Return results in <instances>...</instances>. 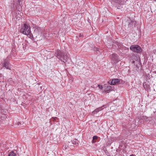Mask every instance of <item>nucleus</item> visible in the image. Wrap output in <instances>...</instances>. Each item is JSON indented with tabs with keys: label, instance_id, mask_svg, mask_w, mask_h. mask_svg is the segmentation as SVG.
Listing matches in <instances>:
<instances>
[{
	"label": "nucleus",
	"instance_id": "17",
	"mask_svg": "<svg viewBox=\"0 0 156 156\" xmlns=\"http://www.w3.org/2000/svg\"><path fill=\"white\" fill-rule=\"evenodd\" d=\"M63 148H65V149H66L67 147H66V145H64L63 146Z\"/></svg>",
	"mask_w": 156,
	"mask_h": 156
},
{
	"label": "nucleus",
	"instance_id": "16",
	"mask_svg": "<svg viewBox=\"0 0 156 156\" xmlns=\"http://www.w3.org/2000/svg\"><path fill=\"white\" fill-rule=\"evenodd\" d=\"M1 78H2V74H0V81L1 82L2 81L3 82Z\"/></svg>",
	"mask_w": 156,
	"mask_h": 156
},
{
	"label": "nucleus",
	"instance_id": "2",
	"mask_svg": "<svg viewBox=\"0 0 156 156\" xmlns=\"http://www.w3.org/2000/svg\"><path fill=\"white\" fill-rule=\"evenodd\" d=\"M20 32L24 35H30L31 33V30L29 25L26 22L24 23L23 26L20 29Z\"/></svg>",
	"mask_w": 156,
	"mask_h": 156
},
{
	"label": "nucleus",
	"instance_id": "14",
	"mask_svg": "<svg viewBox=\"0 0 156 156\" xmlns=\"http://www.w3.org/2000/svg\"><path fill=\"white\" fill-rule=\"evenodd\" d=\"M98 87L101 90L103 88L102 86L100 85V84L98 85Z\"/></svg>",
	"mask_w": 156,
	"mask_h": 156
},
{
	"label": "nucleus",
	"instance_id": "13",
	"mask_svg": "<svg viewBox=\"0 0 156 156\" xmlns=\"http://www.w3.org/2000/svg\"><path fill=\"white\" fill-rule=\"evenodd\" d=\"M16 153L12 151L10 152L8 154V156H16Z\"/></svg>",
	"mask_w": 156,
	"mask_h": 156
},
{
	"label": "nucleus",
	"instance_id": "25",
	"mask_svg": "<svg viewBox=\"0 0 156 156\" xmlns=\"http://www.w3.org/2000/svg\"><path fill=\"white\" fill-rule=\"evenodd\" d=\"M150 1H153V0H150Z\"/></svg>",
	"mask_w": 156,
	"mask_h": 156
},
{
	"label": "nucleus",
	"instance_id": "4",
	"mask_svg": "<svg viewBox=\"0 0 156 156\" xmlns=\"http://www.w3.org/2000/svg\"><path fill=\"white\" fill-rule=\"evenodd\" d=\"M130 49L136 53H140L142 52L141 48L138 45H133L130 46Z\"/></svg>",
	"mask_w": 156,
	"mask_h": 156
},
{
	"label": "nucleus",
	"instance_id": "11",
	"mask_svg": "<svg viewBox=\"0 0 156 156\" xmlns=\"http://www.w3.org/2000/svg\"><path fill=\"white\" fill-rule=\"evenodd\" d=\"M72 144H74L76 146L78 144V143L79 141L78 140L76 139H75L73 140V141H72Z\"/></svg>",
	"mask_w": 156,
	"mask_h": 156
},
{
	"label": "nucleus",
	"instance_id": "6",
	"mask_svg": "<svg viewBox=\"0 0 156 156\" xmlns=\"http://www.w3.org/2000/svg\"><path fill=\"white\" fill-rule=\"evenodd\" d=\"M126 24L128 25V27L130 28L133 27L135 24V22L133 20H132L130 19H129L126 22Z\"/></svg>",
	"mask_w": 156,
	"mask_h": 156
},
{
	"label": "nucleus",
	"instance_id": "24",
	"mask_svg": "<svg viewBox=\"0 0 156 156\" xmlns=\"http://www.w3.org/2000/svg\"><path fill=\"white\" fill-rule=\"evenodd\" d=\"M18 12H19V13H19L20 12V13H21V12L20 11H18Z\"/></svg>",
	"mask_w": 156,
	"mask_h": 156
},
{
	"label": "nucleus",
	"instance_id": "18",
	"mask_svg": "<svg viewBox=\"0 0 156 156\" xmlns=\"http://www.w3.org/2000/svg\"><path fill=\"white\" fill-rule=\"evenodd\" d=\"M150 76L149 75V74H147L145 76V77H148V76Z\"/></svg>",
	"mask_w": 156,
	"mask_h": 156
},
{
	"label": "nucleus",
	"instance_id": "8",
	"mask_svg": "<svg viewBox=\"0 0 156 156\" xmlns=\"http://www.w3.org/2000/svg\"><path fill=\"white\" fill-rule=\"evenodd\" d=\"M119 82V81L118 79H114L112 80L111 82H109V83H110L111 85H114Z\"/></svg>",
	"mask_w": 156,
	"mask_h": 156
},
{
	"label": "nucleus",
	"instance_id": "3",
	"mask_svg": "<svg viewBox=\"0 0 156 156\" xmlns=\"http://www.w3.org/2000/svg\"><path fill=\"white\" fill-rule=\"evenodd\" d=\"M112 3L114 4L118 9H120L122 8V6L124 4L123 0H109Z\"/></svg>",
	"mask_w": 156,
	"mask_h": 156
},
{
	"label": "nucleus",
	"instance_id": "9",
	"mask_svg": "<svg viewBox=\"0 0 156 156\" xmlns=\"http://www.w3.org/2000/svg\"><path fill=\"white\" fill-rule=\"evenodd\" d=\"M104 88L105 92L107 93H109L112 89L110 86H105Z\"/></svg>",
	"mask_w": 156,
	"mask_h": 156
},
{
	"label": "nucleus",
	"instance_id": "10",
	"mask_svg": "<svg viewBox=\"0 0 156 156\" xmlns=\"http://www.w3.org/2000/svg\"><path fill=\"white\" fill-rule=\"evenodd\" d=\"M112 57L113 60L118 61L119 60L118 55L115 54H113L112 55Z\"/></svg>",
	"mask_w": 156,
	"mask_h": 156
},
{
	"label": "nucleus",
	"instance_id": "19",
	"mask_svg": "<svg viewBox=\"0 0 156 156\" xmlns=\"http://www.w3.org/2000/svg\"><path fill=\"white\" fill-rule=\"evenodd\" d=\"M21 123L20 122H19L18 123V126H20L21 125Z\"/></svg>",
	"mask_w": 156,
	"mask_h": 156
},
{
	"label": "nucleus",
	"instance_id": "7",
	"mask_svg": "<svg viewBox=\"0 0 156 156\" xmlns=\"http://www.w3.org/2000/svg\"><path fill=\"white\" fill-rule=\"evenodd\" d=\"M105 106L103 105L102 106L96 108L92 112V113L94 114H96L102 110L104 109V108L103 107Z\"/></svg>",
	"mask_w": 156,
	"mask_h": 156
},
{
	"label": "nucleus",
	"instance_id": "1",
	"mask_svg": "<svg viewBox=\"0 0 156 156\" xmlns=\"http://www.w3.org/2000/svg\"><path fill=\"white\" fill-rule=\"evenodd\" d=\"M56 56L60 60L64 63L67 62L68 59V56L67 53L57 50L55 52Z\"/></svg>",
	"mask_w": 156,
	"mask_h": 156
},
{
	"label": "nucleus",
	"instance_id": "12",
	"mask_svg": "<svg viewBox=\"0 0 156 156\" xmlns=\"http://www.w3.org/2000/svg\"><path fill=\"white\" fill-rule=\"evenodd\" d=\"M141 119L143 120L144 121L146 122H147L149 120L148 118L146 116H143L141 117Z\"/></svg>",
	"mask_w": 156,
	"mask_h": 156
},
{
	"label": "nucleus",
	"instance_id": "5",
	"mask_svg": "<svg viewBox=\"0 0 156 156\" xmlns=\"http://www.w3.org/2000/svg\"><path fill=\"white\" fill-rule=\"evenodd\" d=\"M3 67H5L7 69L11 70V67L9 64V61L8 59V58L5 59L4 61V63L2 64Z\"/></svg>",
	"mask_w": 156,
	"mask_h": 156
},
{
	"label": "nucleus",
	"instance_id": "23",
	"mask_svg": "<svg viewBox=\"0 0 156 156\" xmlns=\"http://www.w3.org/2000/svg\"><path fill=\"white\" fill-rule=\"evenodd\" d=\"M156 1V0H153V2Z\"/></svg>",
	"mask_w": 156,
	"mask_h": 156
},
{
	"label": "nucleus",
	"instance_id": "22",
	"mask_svg": "<svg viewBox=\"0 0 156 156\" xmlns=\"http://www.w3.org/2000/svg\"><path fill=\"white\" fill-rule=\"evenodd\" d=\"M129 156H134V155L132 154L130 155Z\"/></svg>",
	"mask_w": 156,
	"mask_h": 156
},
{
	"label": "nucleus",
	"instance_id": "21",
	"mask_svg": "<svg viewBox=\"0 0 156 156\" xmlns=\"http://www.w3.org/2000/svg\"><path fill=\"white\" fill-rule=\"evenodd\" d=\"M94 140H92V143H94L95 142L94 141Z\"/></svg>",
	"mask_w": 156,
	"mask_h": 156
},
{
	"label": "nucleus",
	"instance_id": "15",
	"mask_svg": "<svg viewBox=\"0 0 156 156\" xmlns=\"http://www.w3.org/2000/svg\"><path fill=\"white\" fill-rule=\"evenodd\" d=\"M98 138V137L97 136H94L93 137V140H97Z\"/></svg>",
	"mask_w": 156,
	"mask_h": 156
},
{
	"label": "nucleus",
	"instance_id": "20",
	"mask_svg": "<svg viewBox=\"0 0 156 156\" xmlns=\"http://www.w3.org/2000/svg\"><path fill=\"white\" fill-rule=\"evenodd\" d=\"M83 36V35L82 34H80V35H79V37H82Z\"/></svg>",
	"mask_w": 156,
	"mask_h": 156
}]
</instances>
